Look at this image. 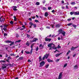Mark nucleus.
Returning <instances> with one entry per match:
<instances>
[{
  "mask_svg": "<svg viewBox=\"0 0 79 79\" xmlns=\"http://www.w3.org/2000/svg\"><path fill=\"white\" fill-rule=\"evenodd\" d=\"M13 10L14 11H17V9H16L15 8H14L13 9Z\"/></svg>",
  "mask_w": 79,
  "mask_h": 79,
  "instance_id": "c03bdc74",
  "label": "nucleus"
},
{
  "mask_svg": "<svg viewBox=\"0 0 79 79\" xmlns=\"http://www.w3.org/2000/svg\"><path fill=\"white\" fill-rule=\"evenodd\" d=\"M34 45V44H33L31 45V48H33V46Z\"/></svg>",
  "mask_w": 79,
  "mask_h": 79,
  "instance_id": "2f4dec72",
  "label": "nucleus"
},
{
  "mask_svg": "<svg viewBox=\"0 0 79 79\" xmlns=\"http://www.w3.org/2000/svg\"><path fill=\"white\" fill-rule=\"evenodd\" d=\"M10 24H13V22L12 21H11L10 22Z\"/></svg>",
  "mask_w": 79,
  "mask_h": 79,
  "instance_id": "de8ad7c7",
  "label": "nucleus"
},
{
  "mask_svg": "<svg viewBox=\"0 0 79 79\" xmlns=\"http://www.w3.org/2000/svg\"><path fill=\"white\" fill-rule=\"evenodd\" d=\"M14 21H16L17 20L16 18V17L15 16H14Z\"/></svg>",
  "mask_w": 79,
  "mask_h": 79,
  "instance_id": "7c9ffc66",
  "label": "nucleus"
},
{
  "mask_svg": "<svg viewBox=\"0 0 79 79\" xmlns=\"http://www.w3.org/2000/svg\"><path fill=\"white\" fill-rule=\"evenodd\" d=\"M78 46H77L76 47H74L73 46L72 48H71V50H74L76 49V48H77L78 47Z\"/></svg>",
  "mask_w": 79,
  "mask_h": 79,
  "instance_id": "423d86ee",
  "label": "nucleus"
},
{
  "mask_svg": "<svg viewBox=\"0 0 79 79\" xmlns=\"http://www.w3.org/2000/svg\"><path fill=\"white\" fill-rule=\"evenodd\" d=\"M27 37H28V38H29L30 37V35H28V34H27Z\"/></svg>",
  "mask_w": 79,
  "mask_h": 79,
  "instance_id": "37998d69",
  "label": "nucleus"
},
{
  "mask_svg": "<svg viewBox=\"0 0 79 79\" xmlns=\"http://www.w3.org/2000/svg\"><path fill=\"white\" fill-rule=\"evenodd\" d=\"M16 37H19V35H18V34H16Z\"/></svg>",
  "mask_w": 79,
  "mask_h": 79,
  "instance_id": "680f3d73",
  "label": "nucleus"
},
{
  "mask_svg": "<svg viewBox=\"0 0 79 79\" xmlns=\"http://www.w3.org/2000/svg\"><path fill=\"white\" fill-rule=\"evenodd\" d=\"M74 13H75V12H70V14L71 15H74Z\"/></svg>",
  "mask_w": 79,
  "mask_h": 79,
  "instance_id": "4be33fe9",
  "label": "nucleus"
},
{
  "mask_svg": "<svg viewBox=\"0 0 79 79\" xmlns=\"http://www.w3.org/2000/svg\"><path fill=\"white\" fill-rule=\"evenodd\" d=\"M70 52H71L70 51H69H69L67 53V55H68V54H69V53H70Z\"/></svg>",
  "mask_w": 79,
  "mask_h": 79,
  "instance_id": "58836bf2",
  "label": "nucleus"
},
{
  "mask_svg": "<svg viewBox=\"0 0 79 79\" xmlns=\"http://www.w3.org/2000/svg\"><path fill=\"white\" fill-rule=\"evenodd\" d=\"M39 47L40 49H42V48H44V46H42V44H40V45Z\"/></svg>",
  "mask_w": 79,
  "mask_h": 79,
  "instance_id": "f8f14e48",
  "label": "nucleus"
},
{
  "mask_svg": "<svg viewBox=\"0 0 79 79\" xmlns=\"http://www.w3.org/2000/svg\"><path fill=\"white\" fill-rule=\"evenodd\" d=\"M59 32H61L62 31V29H60L59 30Z\"/></svg>",
  "mask_w": 79,
  "mask_h": 79,
  "instance_id": "338daca9",
  "label": "nucleus"
},
{
  "mask_svg": "<svg viewBox=\"0 0 79 79\" xmlns=\"http://www.w3.org/2000/svg\"><path fill=\"white\" fill-rule=\"evenodd\" d=\"M71 19H68V21H71Z\"/></svg>",
  "mask_w": 79,
  "mask_h": 79,
  "instance_id": "6e6d98bb",
  "label": "nucleus"
},
{
  "mask_svg": "<svg viewBox=\"0 0 79 79\" xmlns=\"http://www.w3.org/2000/svg\"><path fill=\"white\" fill-rule=\"evenodd\" d=\"M74 15H79V11L75 12Z\"/></svg>",
  "mask_w": 79,
  "mask_h": 79,
  "instance_id": "1a4fd4ad",
  "label": "nucleus"
},
{
  "mask_svg": "<svg viewBox=\"0 0 79 79\" xmlns=\"http://www.w3.org/2000/svg\"><path fill=\"white\" fill-rule=\"evenodd\" d=\"M72 24H73V23H69L67 24V26H71Z\"/></svg>",
  "mask_w": 79,
  "mask_h": 79,
  "instance_id": "cd10ccee",
  "label": "nucleus"
},
{
  "mask_svg": "<svg viewBox=\"0 0 79 79\" xmlns=\"http://www.w3.org/2000/svg\"><path fill=\"white\" fill-rule=\"evenodd\" d=\"M57 48H61V47H60V45H58V46Z\"/></svg>",
  "mask_w": 79,
  "mask_h": 79,
  "instance_id": "bf43d9fd",
  "label": "nucleus"
},
{
  "mask_svg": "<svg viewBox=\"0 0 79 79\" xmlns=\"http://www.w3.org/2000/svg\"><path fill=\"white\" fill-rule=\"evenodd\" d=\"M72 25L73 26V27H74L75 28V29H76V25L74 24H73V25Z\"/></svg>",
  "mask_w": 79,
  "mask_h": 79,
  "instance_id": "f704fd0d",
  "label": "nucleus"
},
{
  "mask_svg": "<svg viewBox=\"0 0 79 79\" xmlns=\"http://www.w3.org/2000/svg\"><path fill=\"white\" fill-rule=\"evenodd\" d=\"M6 43H11L10 44V46H12L13 44H14V42H12L10 41L7 40L5 41Z\"/></svg>",
  "mask_w": 79,
  "mask_h": 79,
  "instance_id": "f257e3e1",
  "label": "nucleus"
},
{
  "mask_svg": "<svg viewBox=\"0 0 79 79\" xmlns=\"http://www.w3.org/2000/svg\"><path fill=\"white\" fill-rule=\"evenodd\" d=\"M52 27V28H53V27L54 26L53 25L51 24L50 25Z\"/></svg>",
  "mask_w": 79,
  "mask_h": 79,
  "instance_id": "5fc2aeb1",
  "label": "nucleus"
},
{
  "mask_svg": "<svg viewBox=\"0 0 79 79\" xmlns=\"http://www.w3.org/2000/svg\"><path fill=\"white\" fill-rule=\"evenodd\" d=\"M2 17H1L0 18V21L1 22H3V21H4V19H2V20H1V19H2Z\"/></svg>",
  "mask_w": 79,
  "mask_h": 79,
  "instance_id": "aec40b11",
  "label": "nucleus"
},
{
  "mask_svg": "<svg viewBox=\"0 0 79 79\" xmlns=\"http://www.w3.org/2000/svg\"><path fill=\"white\" fill-rule=\"evenodd\" d=\"M71 4H72V5H75L76 4V3H75L74 2H71Z\"/></svg>",
  "mask_w": 79,
  "mask_h": 79,
  "instance_id": "a878e982",
  "label": "nucleus"
},
{
  "mask_svg": "<svg viewBox=\"0 0 79 79\" xmlns=\"http://www.w3.org/2000/svg\"><path fill=\"white\" fill-rule=\"evenodd\" d=\"M43 9L44 10H46L47 9L45 7H43Z\"/></svg>",
  "mask_w": 79,
  "mask_h": 79,
  "instance_id": "4c0bfd02",
  "label": "nucleus"
},
{
  "mask_svg": "<svg viewBox=\"0 0 79 79\" xmlns=\"http://www.w3.org/2000/svg\"><path fill=\"white\" fill-rule=\"evenodd\" d=\"M45 56H43V57L42 58V59L43 60H45Z\"/></svg>",
  "mask_w": 79,
  "mask_h": 79,
  "instance_id": "ea45409f",
  "label": "nucleus"
},
{
  "mask_svg": "<svg viewBox=\"0 0 79 79\" xmlns=\"http://www.w3.org/2000/svg\"><path fill=\"white\" fill-rule=\"evenodd\" d=\"M51 12L52 13H55V10H52V11Z\"/></svg>",
  "mask_w": 79,
  "mask_h": 79,
  "instance_id": "09e8293b",
  "label": "nucleus"
},
{
  "mask_svg": "<svg viewBox=\"0 0 79 79\" xmlns=\"http://www.w3.org/2000/svg\"><path fill=\"white\" fill-rule=\"evenodd\" d=\"M40 30H41V31H42V30H43V29H44L43 28H40Z\"/></svg>",
  "mask_w": 79,
  "mask_h": 79,
  "instance_id": "4d7b16f0",
  "label": "nucleus"
},
{
  "mask_svg": "<svg viewBox=\"0 0 79 79\" xmlns=\"http://www.w3.org/2000/svg\"><path fill=\"white\" fill-rule=\"evenodd\" d=\"M58 39L59 40H60V39L61 40H63V36H62V35H61L60 38V37H58Z\"/></svg>",
  "mask_w": 79,
  "mask_h": 79,
  "instance_id": "9d476101",
  "label": "nucleus"
},
{
  "mask_svg": "<svg viewBox=\"0 0 79 79\" xmlns=\"http://www.w3.org/2000/svg\"><path fill=\"white\" fill-rule=\"evenodd\" d=\"M3 27V26H0V27H2V31H3V28H2V27Z\"/></svg>",
  "mask_w": 79,
  "mask_h": 79,
  "instance_id": "49530a36",
  "label": "nucleus"
},
{
  "mask_svg": "<svg viewBox=\"0 0 79 79\" xmlns=\"http://www.w3.org/2000/svg\"><path fill=\"white\" fill-rule=\"evenodd\" d=\"M61 53H58V54H56V57H58V56H60V55H61Z\"/></svg>",
  "mask_w": 79,
  "mask_h": 79,
  "instance_id": "dca6fc26",
  "label": "nucleus"
},
{
  "mask_svg": "<svg viewBox=\"0 0 79 79\" xmlns=\"http://www.w3.org/2000/svg\"><path fill=\"white\" fill-rule=\"evenodd\" d=\"M3 66H2V68H1L0 69V71H1L2 70L1 69H2L3 70L5 68H6V64H2Z\"/></svg>",
  "mask_w": 79,
  "mask_h": 79,
  "instance_id": "f03ea898",
  "label": "nucleus"
},
{
  "mask_svg": "<svg viewBox=\"0 0 79 79\" xmlns=\"http://www.w3.org/2000/svg\"><path fill=\"white\" fill-rule=\"evenodd\" d=\"M60 59H57L56 60V62H58V61H60Z\"/></svg>",
  "mask_w": 79,
  "mask_h": 79,
  "instance_id": "a18cd8bd",
  "label": "nucleus"
},
{
  "mask_svg": "<svg viewBox=\"0 0 79 79\" xmlns=\"http://www.w3.org/2000/svg\"><path fill=\"white\" fill-rule=\"evenodd\" d=\"M44 64H45V62H44V61H43L40 63V67H42V66H43Z\"/></svg>",
  "mask_w": 79,
  "mask_h": 79,
  "instance_id": "20e7f679",
  "label": "nucleus"
},
{
  "mask_svg": "<svg viewBox=\"0 0 79 79\" xmlns=\"http://www.w3.org/2000/svg\"><path fill=\"white\" fill-rule=\"evenodd\" d=\"M35 22H36V23H39V21L38 20H35Z\"/></svg>",
  "mask_w": 79,
  "mask_h": 79,
  "instance_id": "8fccbe9b",
  "label": "nucleus"
},
{
  "mask_svg": "<svg viewBox=\"0 0 79 79\" xmlns=\"http://www.w3.org/2000/svg\"><path fill=\"white\" fill-rule=\"evenodd\" d=\"M19 60H22L23 59V57H19Z\"/></svg>",
  "mask_w": 79,
  "mask_h": 79,
  "instance_id": "3c124183",
  "label": "nucleus"
},
{
  "mask_svg": "<svg viewBox=\"0 0 79 79\" xmlns=\"http://www.w3.org/2000/svg\"><path fill=\"white\" fill-rule=\"evenodd\" d=\"M40 61H42V56H40L39 57Z\"/></svg>",
  "mask_w": 79,
  "mask_h": 79,
  "instance_id": "5701e85b",
  "label": "nucleus"
},
{
  "mask_svg": "<svg viewBox=\"0 0 79 79\" xmlns=\"http://www.w3.org/2000/svg\"><path fill=\"white\" fill-rule=\"evenodd\" d=\"M49 66V64H48L46 65L45 67L46 68H48V67Z\"/></svg>",
  "mask_w": 79,
  "mask_h": 79,
  "instance_id": "473e14b6",
  "label": "nucleus"
},
{
  "mask_svg": "<svg viewBox=\"0 0 79 79\" xmlns=\"http://www.w3.org/2000/svg\"><path fill=\"white\" fill-rule=\"evenodd\" d=\"M13 8H17V7L16 6H13Z\"/></svg>",
  "mask_w": 79,
  "mask_h": 79,
  "instance_id": "052dcab7",
  "label": "nucleus"
},
{
  "mask_svg": "<svg viewBox=\"0 0 79 79\" xmlns=\"http://www.w3.org/2000/svg\"><path fill=\"white\" fill-rule=\"evenodd\" d=\"M26 53H27V54H30V52H28V51H26Z\"/></svg>",
  "mask_w": 79,
  "mask_h": 79,
  "instance_id": "e433bc0d",
  "label": "nucleus"
},
{
  "mask_svg": "<svg viewBox=\"0 0 79 79\" xmlns=\"http://www.w3.org/2000/svg\"><path fill=\"white\" fill-rule=\"evenodd\" d=\"M45 41H49L50 42L51 40V39L49 38H45Z\"/></svg>",
  "mask_w": 79,
  "mask_h": 79,
  "instance_id": "9b49d317",
  "label": "nucleus"
},
{
  "mask_svg": "<svg viewBox=\"0 0 79 79\" xmlns=\"http://www.w3.org/2000/svg\"><path fill=\"white\" fill-rule=\"evenodd\" d=\"M67 64H68L67 63H66V64H65L64 65V68H65V67H66V66H67Z\"/></svg>",
  "mask_w": 79,
  "mask_h": 79,
  "instance_id": "c756f323",
  "label": "nucleus"
},
{
  "mask_svg": "<svg viewBox=\"0 0 79 79\" xmlns=\"http://www.w3.org/2000/svg\"><path fill=\"white\" fill-rule=\"evenodd\" d=\"M52 44H51H51H49L48 46V47H52Z\"/></svg>",
  "mask_w": 79,
  "mask_h": 79,
  "instance_id": "6ab92c4d",
  "label": "nucleus"
},
{
  "mask_svg": "<svg viewBox=\"0 0 79 79\" xmlns=\"http://www.w3.org/2000/svg\"><path fill=\"white\" fill-rule=\"evenodd\" d=\"M60 27V25L59 24H57L56 26V27H57V28H58Z\"/></svg>",
  "mask_w": 79,
  "mask_h": 79,
  "instance_id": "a211bd4d",
  "label": "nucleus"
},
{
  "mask_svg": "<svg viewBox=\"0 0 79 79\" xmlns=\"http://www.w3.org/2000/svg\"><path fill=\"white\" fill-rule=\"evenodd\" d=\"M4 36H6L7 35V34L4 33Z\"/></svg>",
  "mask_w": 79,
  "mask_h": 79,
  "instance_id": "603ef678",
  "label": "nucleus"
},
{
  "mask_svg": "<svg viewBox=\"0 0 79 79\" xmlns=\"http://www.w3.org/2000/svg\"><path fill=\"white\" fill-rule=\"evenodd\" d=\"M33 26H34V27H36V25L33 24Z\"/></svg>",
  "mask_w": 79,
  "mask_h": 79,
  "instance_id": "864d4df0",
  "label": "nucleus"
},
{
  "mask_svg": "<svg viewBox=\"0 0 79 79\" xmlns=\"http://www.w3.org/2000/svg\"><path fill=\"white\" fill-rule=\"evenodd\" d=\"M47 61L48 62H49V63H50V62H52V60L50 59H48Z\"/></svg>",
  "mask_w": 79,
  "mask_h": 79,
  "instance_id": "412c9836",
  "label": "nucleus"
},
{
  "mask_svg": "<svg viewBox=\"0 0 79 79\" xmlns=\"http://www.w3.org/2000/svg\"><path fill=\"white\" fill-rule=\"evenodd\" d=\"M48 13L47 12H46L44 14V16H45V17H47L48 16Z\"/></svg>",
  "mask_w": 79,
  "mask_h": 79,
  "instance_id": "f3484780",
  "label": "nucleus"
},
{
  "mask_svg": "<svg viewBox=\"0 0 79 79\" xmlns=\"http://www.w3.org/2000/svg\"><path fill=\"white\" fill-rule=\"evenodd\" d=\"M36 5L37 6L39 5H40V2H37L36 3Z\"/></svg>",
  "mask_w": 79,
  "mask_h": 79,
  "instance_id": "b1692460",
  "label": "nucleus"
},
{
  "mask_svg": "<svg viewBox=\"0 0 79 79\" xmlns=\"http://www.w3.org/2000/svg\"><path fill=\"white\" fill-rule=\"evenodd\" d=\"M26 45H27V47H29V45H30V44L28 41H27L26 43Z\"/></svg>",
  "mask_w": 79,
  "mask_h": 79,
  "instance_id": "ddd939ff",
  "label": "nucleus"
},
{
  "mask_svg": "<svg viewBox=\"0 0 79 79\" xmlns=\"http://www.w3.org/2000/svg\"><path fill=\"white\" fill-rule=\"evenodd\" d=\"M52 48H53V49H54L55 50H56V49L57 48H56L55 45H54L52 47Z\"/></svg>",
  "mask_w": 79,
  "mask_h": 79,
  "instance_id": "393cba45",
  "label": "nucleus"
},
{
  "mask_svg": "<svg viewBox=\"0 0 79 79\" xmlns=\"http://www.w3.org/2000/svg\"><path fill=\"white\" fill-rule=\"evenodd\" d=\"M74 68L75 69H77L78 68V67H77V65H75L74 67Z\"/></svg>",
  "mask_w": 79,
  "mask_h": 79,
  "instance_id": "4468645a",
  "label": "nucleus"
},
{
  "mask_svg": "<svg viewBox=\"0 0 79 79\" xmlns=\"http://www.w3.org/2000/svg\"><path fill=\"white\" fill-rule=\"evenodd\" d=\"M22 27H23L24 29H25V26H24V25H23L22 26Z\"/></svg>",
  "mask_w": 79,
  "mask_h": 79,
  "instance_id": "0e129e2a",
  "label": "nucleus"
},
{
  "mask_svg": "<svg viewBox=\"0 0 79 79\" xmlns=\"http://www.w3.org/2000/svg\"><path fill=\"white\" fill-rule=\"evenodd\" d=\"M44 56H45L46 59H47L48 57V56H49V54H46L45 55H44Z\"/></svg>",
  "mask_w": 79,
  "mask_h": 79,
  "instance_id": "2eb2a0df",
  "label": "nucleus"
},
{
  "mask_svg": "<svg viewBox=\"0 0 79 79\" xmlns=\"http://www.w3.org/2000/svg\"><path fill=\"white\" fill-rule=\"evenodd\" d=\"M62 74H63V72H62L60 73L59 75L58 78H56V79H61V77L62 76Z\"/></svg>",
  "mask_w": 79,
  "mask_h": 79,
  "instance_id": "7ed1b4c3",
  "label": "nucleus"
},
{
  "mask_svg": "<svg viewBox=\"0 0 79 79\" xmlns=\"http://www.w3.org/2000/svg\"><path fill=\"white\" fill-rule=\"evenodd\" d=\"M5 60H1L0 61V63H5Z\"/></svg>",
  "mask_w": 79,
  "mask_h": 79,
  "instance_id": "bb28decb",
  "label": "nucleus"
},
{
  "mask_svg": "<svg viewBox=\"0 0 79 79\" xmlns=\"http://www.w3.org/2000/svg\"><path fill=\"white\" fill-rule=\"evenodd\" d=\"M21 40H17L16 41H15V43H16V42H18V43L20 42H21Z\"/></svg>",
  "mask_w": 79,
  "mask_h": 79,
  "instance_id": "c85d7f7f",
  "label": "nucleus"
},
{
  "mask_svg": "<svg viewBox=\"0 0 79 79\" xmlns=\"http://www.w3.org/2000/svg\"><path fill=\"white\" fill-rule=\"evenodd\" d=\"M39 50V47H37L36 48V51H38V50Z\"/></svg>",
  "mask_w": 79,
  "mask_h": 79,
  "instance_id": "c9c22d12",
  "label": "nucleus"
},
{
  "mask_svg": "<svg viewBox=\"0 0 79 79\" xmlns=\"http://www.w3.org/2000/svg\"><path fill=\"white\" fill-rule=\"evenodd\" d=\"M6 58H7V57H8V55H7V54H6Z\"/></svg>",
  "mask_w": 79,
  "mask_h": 79,
  "instance_id": "e2e57ef3",
  "label": "nucleus"
},
{
  "mask_svg": "<svg viewBox=\"0 0 79 79\" xmlns=\"http://www.w3.org/2000/svg\"><path fill=\"white\" fill-rule=\"evenodd\" d=\"M61 34H62L63 36H65V34H66V32H65L64 31H62L61 32Z\"/></svg>",
  "mask_w": 79,
  "mask_h": 79,
  "instance_id": "6e6552de",
  "label": "nucleus"
},
{
  "mask_svg": "<svg viewBox=\"0 0 79 79\" xmlns=\"http://www.w3.org/2000/svg\"><path fill=\"white\" fill-rule=\"evenodd\" d=\"M29 24L30 25H31V26H32V25H33L34 24H33V23H32V22H30L29 23Z\"/></svg>",
  "mask_w": 79,
  "mask_h": 79,
  "instance_id": "72a5a7b5",
  "label": "nucleus"
},
{
  "mask_svg": "<svg viewBox=\"0 0 79 79\" xmlns=\"http://www.w3.org/2000/svg\"><path fill=\"white\" fill-rule=\"evenodd\" d=\"M28 62H30V63H31V61L30 60H28Z\"/></svg>",
  "mask_w": 79,
  "mask_h": 79,
  "instance_id": "69168bd1",
  "label": "nucleus"
},
{
  "mask_svg": "<svg viewBox=\"0 0 79 79\" xmlns=\"http://www.w3.org/2000/svg\"><path fill=\"white\" fill-rule=\"evenodd\" d=\"M32 19H35V17H32Z\"/></svg>",
  "mask_w": 79,
  "mask_h": 79,
  "instance_id": "13d9d810",
  "label": "nucleus"
},
{
  "mask_svg": "<svg viewBox=\"0 0 79 79\" xmlns=\"http://www.w3.org/2000/svg\"><path fill=\"white\" fill-rule=\"evenodd\" d=\"M3 27H4L3 28V30L5 31H7V25H3Z\"/></svg>",
  "mask_w": 79,
  "mask_h": 79,
  "instance_id": "39448f33",
  "label": "nucleus"
},
{
  "mask_svg": "<svg viewBox=\"0 0 79 79\" xmlns=\"http://www.w3.org/2000/svg\"><path fill=\"white\" fill-rule=\"evenodd\" d=\"M37 40H38V39H37V38H34L32 40V42H36V41Z\"/></svg>",
  "mask_w": 79,
  "mask_h": 79,
  "instance_id": "0eeeda50",
  "label": "nucleus"
},
{
  "mask_svg": "<svg viewBox=\"0 0 79 79\" xmlns=\"http://www.w3.org/2000/svg\"><path fill=\"white\" fill-rule=\"evenodd\" d=\"M46 28H47V29H50V27L47 26L46 27Z\"/></svg>",
  "mask_w": 79,
  "mask_h": 79,
  "instance_id": "a19ab883",
  "label": "nucleus"
},
{
  "mask_svg": "<svg viewBox=\"0 0 79 79\" xmlns=\"http://www.w3.org/2000/svg\"><path fill=\"white\" fill-rule=\"evenodd\" d=\"M51 9H52V7H48V10H51Z\"/></svg>",
  "mask_w": 79,
  "mask_h": 79,
  "instance_id": "79ce46f5",
  "label": "nucleus"
},
{
  "mask_svg": "<svg viewBox=\"0 0 79 79\" xmlns=\"http://www.w3.org/2000/svg\"><path fill=\"white\" fill-rule=\"evenodd\" d=\"M61 3H64V1H61Z\"/></svg>",
  "mask_w": 79,
  "mask_h": 79,
  "instance_id": "774afa93",
  "label": "nucleus"
}]
</instances>
